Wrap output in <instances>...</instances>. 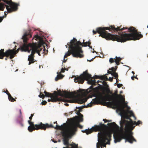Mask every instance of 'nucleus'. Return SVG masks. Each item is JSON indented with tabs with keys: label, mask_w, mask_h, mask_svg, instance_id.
<instances>
[{
	"label": "nucleus",
	"mask_w": 148,
	"mask_h": 148,
	"mask_svg": "<svg viewBox=\"0 0 148 148\" xmlns=\"http://www.w3.org/2000/svg\"><path fill=\"white\" fill-rule=\"evenodd\" d=\"M96 30H93V34L97 33L99 34V36L107 40L121 42L129 40H138L143 37L140 32L132 27L122 28L121 26L116 28L114 25H111L109 27H98Z\"/></svg>",
	"instance_id": "f257e3e1"
},
{
	"label": "nucleus",
	"mask_w": 148,
	"mask_h": 148,
	"mask_svg": "<svg viewBox=\"0 0 148 148\" xmlns=\"http://www.w3.org/2000/svg\"><path fill=\"white\" fill-rule=\"evenodd\" d=\"M108 125L116 130L119 131L120 133V134H114L115 143L120 142L123 139L125 140V142L127 141L131 144H132L133 141H136L133 136V133L132 132L135 126H132V124L128 121L125 119L121 120L120 121V127L114 122L108 123Z\"/></svg>",
	"instance_id": "f03ea898"
},
{
	"label": "nucleus",
	"mask_w": 148,
	"mask_h": 148,
	"mask_svg": "<svg viewBox=\"0 0 148 148\" xmlns=\"http://www.w3.org/2000/svg\"><path fill=\"white\" fill-rule=\"evenodd\" d=\"M106 127V125L104 124H102V123H100L98 125H95L90 129L82 130V132L83 133H86V134H88L94 131H99L100 132L98 133V138L100 140L101 143H105L107 140V142L106 143L110 145L112 136L110 132L105 131V129Z\"/></svg>",
	"instance_id": "7ed1b4c3"
},
{
	"label": "nucleus",
	"mask_w": 148,
	"mask_h": 148,
	"mask_svg": "<svg viewBox=\"0 0 148 148\" xmlns=\"http://www.w3.org/2000/svg\"><path fill=\"white\" fill-rule=\"evenodd\" d=\"M54 96L57 99L58 101H63L69 102H74L82 104L87 101V99L83 98L79 96H75L70 92H62L60 90L54 92L53 93Z\"/></svg>",
	"instance_id": "20e7f679"
},
{
	"label": "nucleus",
	"mask_w": 148,
	"mask_h": 148,
	"mask_svg": "<svg viewBox=\"0 0 148 148\" xmlns=\"http://www.w3.org/2000/svg\"><path fill=\"white\" fill-rule=\"evenodd\" d=\"M98 89V88H97ZM103 94L99 91L98 89L97 91V99H94L92 100L94 103H97L98 101H101L103 102L106 101H109L108 102H115L117 103L120 106H123L121 104V103L120 100L118 99L120 98L122 99V101L124 103H125V99L124 98L123 99L122 96L121 95H119L118 94V91L116 90L115 91L114 93L110 95L109 94H107L105 96L103 95Z\"/></svg>",
	"instance_id": "39448f33"
},
{
	"label": "nucleus",
	"mask_w": 148,
	"mask_h": 148,
	"mask_svg": "<svg viewBox=\"0 0 148 148\" xmlns=\"http://www.w3.org/2000/svg\"><path fill=\"white\" fill-rule=\"evenodd\" d=\"M82 45L81 42L79 41H77V40L73 38L70 41V45L69 48L70 50L66 52L64 56V58H66L71 54L74 57L81 58L84 57L83 51L79 45Z\"/></svg>",
	"instance_id": "423d86ee"
},
{
	"label": "nucleus",
	"mask_w": 148,
	"mask_h": 148,
	"mask_svg": "<svg viewBox=\"0 0 148 148\" xmlns=\"http://www.w3.org/2000/svg\"><path fill=\"white\" fill-rule=\"evenodd\" d=\"M31 37L32 35L30 34L29 32L25 33L22 38L24 43L21 47V51H27L28 53H29L31 50H32L31 53L30 55L34 57V55L36 52L38 53L39 56H40L38 49L35 47L31 43L27 44V40H28V38H31Z\"/></svg>",
	"instance_id": "0eeeda50"
},
{
	"label": "nucleus",
	"mask_w": 148,
	"mask_h": 148,
	"mask_svg": "<svg viewBox=\"0 0 148 148\" xmlns=\"http://www.w3.org/2000/svg\"><path fill=\"white\" fill-rule=\"evenodd\" d=\"M19 6V3H15L11 0H0V10H3L6 7L9 13L17 11Z\"/></svg>",
	"instance_id": "6e6552de"
},
{
	"label": "nucleus",
	"mask_w": 148,
	"mask_h": 148,
	"mask_svg": "<svg viewBox=\"0 0 148 148\" xmlns=\"http://www.w3.org/2000/svg\"><path fill=\"white\" fill-rule=\"evenodd\" d=\"M106 106H109L110 107L113 108H116V111L120 112V114L122 116H123L125 119L130 120L129 121L132 123V126L134 125L133 122L132 120L130 118L131 116L128 115L127 113L124 110L125 106H120L118 103L115 102H105Z\"/></svg>",
	"instance_id": "1a4fd4ad"
},
{
	"label": "nucleus",
	"mask_w": 148,
	"mask_h": 148,
	"mask_svg": "<svg viewBox=\"0 0 148 148\" xmlns=\"http://www.w3.org/2000/svg\"><path fill=\"white\" fill-rule=\"evenodd\" d=\"M88 81V83L90 84L95 85L96 82L95 79L91 77V75L88 73L87 70L83 72L79 76H76L75 78L74 81L75 82L82 84L84 80Z\"/></svg>",
	"instance_id": "9d476101"
},
{
	"label": "nucleus",
	"mask_w": 148,
	"mask_h": 148,
	"mask_svg": "<svg viewBox=\"0 0 148 148\" xmlns=\"http://www.w3.org/2000/svg\"><path fill=\"white\" fill-rule=\"evenodd\" d=\"M76 131L77 126L75 125L72 124L71 125L67 130L62 132V136L64 138L63 141L65 145H69L68 138L71 135L74 134V133Z\"/></svg>",
	"instance_id": "9b49d317"
},
{
	"label": "nucleus",
	"mask_w": 148,
	"mask_h": 148,
	"mask_svg": "<svg viewBox=\"0 0 148 148\" xmlns=\"http://www.w3.org/2000/svg\"><path fill=\"white\" fill-rule=\"evenodd\" d=\"M20 48H19L16 50V49H8L6 50L5 52H4V49H1L0 50V59H3L4 57H10V58L12 59L16 56V54L18 53L20 49L21 51Z\"/></svg>",
	"instance_id": "f8f14e48"
},
{
	"label": "nucleus",
	"mask_w": 148,
	"mask_h": 148,
	"mask_svg": "<svg viewBox=\"0 0 148 148\" xmlns=\"http://www.w3.org/2000/svg\"><path fill=\"white\" fill-rule=\"evenodd\" d=\"M35 127L34 126H29L28 128V130L30 132H32L33 130H38L39 129L43 130H45L46 127H52V125H49V124L48 123L44 124L41 122L39 124L35 125Z\"/></svg>",
	"instance_id": "ddd939ff"
},
{
	"label": "nucleus",
	"mask_w": 148,
	"mask_h": 148,
	"mask_svg": "<svg viewBox=\"0 0 148 148\" xmlns=\"http://www.w3.org/2000/svg\"><path fill=\"white\" fill-rule=\"evenodd\" d=\"M56 124V126L55 127H54L53 125L52 124H50L49 125H52V127H46L47 128H54L55 129H57V130H63V131H64L65 130H67L69 127L71 125H70L69 126V127L66 128V123H64L63 124V126L62 125H61V126H60L57 125V122L55 123Z\"/></svg>",
	"instance_id": "4468645a"
},
{
	"label": "nucleus",
	"mask_w": 148,
	"mask_h": 148,
	"mask_svg": "<svg viewBox=\"0 0 148 148\" xmlns=\"http://www.w3.org/2000/svg\"><path fill=\"white\" fill-rule=\"evenodd\" d=\"M106 85L107 86V87H105L103 86H102L101 85H100L101 86L100 89L102 90V92L101 93L103 94V95H105V93L104 91V90H105L106 91L107 93L108 94L109 93L111 95L112 94V92L111 91L109 88L108 87V86L107 85Z\"/></svg>",
	"instance_id": "2eb2a0df"
},
{
	"label": "nucleus",
	"mask_w": 148,
	"mask_h": 148,
	"mask_svg": "<svg viewBox=\"0 0 148 148\" xmlns=\"http://www.w3.org/2000/svg\"><path fill=\"white\" fill-rule=\"evenodd\" d=\"M36 48L38 49L40 54V52H42V53H44L45 54H47V50H46L45 47L43 45H39L38 47H36Z\"/></svg>",
	"instance_id": "dca6fc26"
},
{
	"label": "nucleus",
	"mask_w": 148,
	"mask_h": 148,
	"mask_svg": "<svg viewBox=\"0 0 148 148\" xmlns=\"http://www.w3.org/2000/svg\"><path fill=\"white\" fill-rule=\"evenodd\" d=\"M66 70V69H64L63 68H62L61 71L60 73V74H58L57 76L55 78V80L56 81H58L59 79H62L64 77V76L61 74V73H64L65 71V70Z\"/></svg>",
	"instance_id": "f3484780"
},
{
	"label": "nucleus",
	"mask_w": 148,
	"mask_h": 148,
	"mask_svg": "<svg viewBox=\"0 0 148 148\" xmlns=\"http://www.w3.org/2000/svg\"><path fill=\"white\" fill-rule=\"evenodd\" d=\"M82 110H77L76 111V114L79 116L78 120L79 122H82L83 120V116L80 113V112H82Z\"/></svg>",
	"instance_id": "a211bd4d"
},
{
	"label": "nucleus",
	"mask_w": 148,
	"mask_h": 148,
	"mask_svg": "<svg viewBox=\"0 0 148 148\" xmlns=\"http://www.w3.org/2000/svg\"><path fill=\"white\" fill-rule=\"evenodd\" d=\"M28 56V60L29 61L28 64L30 65L31 64L34 63L35 62L34 59V57L30 55H29Z\"/></svg>",
	"instance_id": "6ab92c4d"
},
{
	"label": "nucleus",
	"mask_w": 148,
	"mask_h": 148,
	"mask_svg": "<svg viewBox=\"0 0 148 148\" xmlns=\"http://www.w3.org/2000/svg\"><path fill=\"white\" fill-rule=\"evenodd\" d=\"M99 82H101L102 84H106V85H107V84L106 83V82L105 81H100L99 80H98L97 81V83L98 84V85H99V87H97V88H98V89H98L99 90L100 89V87H101V86H100V85H101L99 84ZM96 88H97V87L95 88V89L96 90V93H95L96 96L97 97V90L98 89Z\"/></svg>",
	"instance_id": "aec40b11"
},
{
	"label": "nucleus",
	"mask_w": 148,
	"mask_h": 148,
	"mask_svg": "<svg viewBox=\"0 0 148 148\" xmlns=\"http://www.w3.org/2000/svg\"><path fill=\"white\" fill-rule=\"evenodd\" d=\"M50 97L51 98V99H48V101L49 102L51 101L53 102H55L58 101L57 100V99L55 96H53Z\"/></svg>",
	"instance_id": "412c9836"
},
{
	"label": "nucleus",
	"mask_w": 148,
	"mask_h": 148,
	"mask_svg": "<svg viewBox=\"0 0 148 148\" xmlns=\"http://www.w3.org/2000/svg\"><path fill=\"white\" fill-rule=\"evenodd\" d=\"M108 73L110 74H111V75L114 77L116 79H118V75L117 73L115 72H108Z\"/></svg>",
	"instance_id": "4be33fe9"
},
{
	"label": "nucleus",
	"mask_w": 148,
	"mask_h": 148,
	"mask_svg": "<svg viewBox=\"0 0 148 148\" xmlns=\"http://www.w3.org/2000/svg\"><path fill=\"white\" fill-rule=\"evenodd\" d=\"M83 42H84V43H83L84 45H79L80 47H81L82 48V47L83 46L84 47H86L87 46H89V45H90L91 44V42L90 41L84 42V40H83Z\"/></svg>",
	"instance_id": "5701e85b"
},
{
	"label": "nucleus",
	"mask_w": 148,
	"mask_h": 148,
	"mask_svg": "<svg viewBox=\"0 0 148 148\" xmlns=\"http://www.w3.org/2000/svg\"><path fill=\"white\" fill-rule=\"evenodd\" d=\"M44 93L45 94V96L46 97H51V96H54L53 93H51L49 92H48L46 91H44Z\"/></svg>",
	"instance_id": "b1692460"
},
{
	"label": "nucleus",
	"mask_w": 148,
	"mask_h": 148,
	"mask_svg": "<svg viewBox=\"0 0 148 148\" xmlns=\"http://www.w3.org/2000/svg\"><path fill=\"white\" fill-rule=\"evenodd\" d=\"M9 96H8V99L9 101L12 102H14L16 101L15 99H14L11 95L10 94H9Z\"/></svg>",
	"instance_id": "393cba45"
},
{
	"label": "nucleus",
	"mask_w": 148,
	"mask_h": 148,
	"mask_svg": "<svg viewBox=\"0 0 148 148\" xmlns=\"http://www.w3.org/2000/svg\"><path fill=\"white\" fill-rule=\"evenodd\" d=\"M107 74H106L107 75ZM101 80H103V81L107 80H108V79L107 78V76H106V74L104 75H101Z\"/></svg>",
	"instance_id": "a878e982"
},
{
	"label": "nucleus",
	"mask_w": 148,
	"mask_h": 148,
	"mask_svg": "<svg viewBox=\"0 0 148 148\" xmlns=\"http://www.w3.org/2000/svg\"><path fill=\"white\" fill-rule=\"evenodd\" d=\"M104 143H102L101 142L100 143L98 142L97 144V148H103L102 147V144Z\"/></svg>",
	"instance_id": "bb28decb"
},
{
	"label": "nucleus",
	"mask_w": 148,
	"mask_h": 148,
	"mask_svg": "<svg viewBox=\"0 0 148 148\" xmlns=\"http://www.w3.org/2000/svg\"><path fill=\"white\" fill-rule=\"evenodd\" d=\"M134 125H139V124H142V122L141 121L139 120L137 122L136 121H134Z\"/></svg>",
	"instance_id": "cd10ccee"
},
{
	"label": "nucleus",
	"mask_w": 148,
	"mask_h": 148,
	"mask_svg": "<svg viewBox=\"0 0 148 148\" xmlns=\"http://www.w3.org/2000/svg\"><path fill=\"white\" fill-rule=\"evenodd\" d=\"M128 113L130 114V115L129 116H133L134 117H135V116L134 114V113L132 111H128Z\"/></svg>",
	"instance_id": "c85d7f7f"
},
{
	"label": "nucleus",
	"mask_w": 148,
	"mask_h": 148,
	"mask_svg": "<svg viewBox=\"0 0 148 148\" xmlns=\"http://www.w3.org/2000/svg\"><path fill=\"white\" fill-rule=\"evenodd\" d=\"M116 69H115L114 68V67H112L111 69H109L110 71H108V72H115L116 71Z\"/></svg>",
	"instance_id": "c756f323"
},
{
	"label": "nucleus",
	"mask_w": 148,
	"mask_h": 148,
	"mask_svg": "<svg viewBox=\"0 0 148 148\" xmlns=\"http://www.w3.org/2000/svg\"><path fill=\"white\" fill-rule=\"evenodd\" d=\"M70 145L71 146L72 148H78V145H77L74 143L73 144H70Z\"/></svg>",
	"instance_id": "7c9ffc66"
},
{
	"label": "nucleus",
	"mask_w": 148,
	"mask_h": 148,
	"mask_svg": "<svg viewBox=\"0 0 148 148\" xmlns=\"http://www.w3.org/2000/svg\"><path fill=\"white\" fill-rule=\"evenodd\" d=\"M116 59L114 60L115 61L119 62L121 59L120 57H118L116 56L115 57Z\"/></svg>",
	"instance_id": "2f4dec72"
},
{
	"label": "nucleus",
	"mask_w": 148,
	"mask_h": 148,
	"mask_svg": "<svg viewBox=\"0 0 148 148\" xmlns=\"http://www.w3.org/2000/svg\"><path fill=\"white\" fill-rule=\"evenodd\" d=\"M19 112H20V115L19 116L18 118L20 119H22L23 118V116L22 115V113L21 112V110L20 109L19 110Z\"/></svg>",
	"instance_id": "473e14b6"
},
{
	"label": "nucleus",
	"mask_w": 148,
	"mask_h": 148,
	"mask_svg": "<svg viewBox=\"0 0 148 148\" xmlns=\"http://www.w3.org/2000/svg\"><path fill=\"white\" fill-rule=\"evenodd\" d=\"M28 122L29 124L30 125V126H34L35 127V125H34V124L33 122L31 121L30 120H28Z\"/></svg>",
	"instance_id": "72a5a7b5"
},
{
	"label": "nucleus",
	"mask_w": 148,
	"mask_h": 148,
	"mask_svg": "<svg viewBox=\"0 0 148 148\" xmlns=\"http://www.w3.org/2000/svg\"><path fill=\"white\" fill-rule=\"evenodd\" d=\"M6 12H4L5 15V16H3L0 17V23L3 20V19L4 17H5L6 16L7 14H6Z\"/></svg>",
	"instance_id": "f704fd0d"
},
{
	"label": "nucleus",
	"mask_w": 148,
	"mask_h": 148,
	"mask_svg": "<svg viewBox=\"0 0 148 148\" xmlns=\"http://www.w3.org/2000/svg\"><path fill=\"white\" fill-rule=\"evenodd\" d=\"M38 96L40 98H42V99H43L44 98L45 96L42 92H40V94Z\"/></svg>",
	"instance_id": "c9c22d12"
},
{
	"label": "nucleus",
	"mask_w": 148,
	"mask_h": 148,
	"mask_svg": "<svg viewBox=\"0 0 148 148\" xmlns=\"http://www.w3.org/2000/svg\"><path fill=\"white\" fill-rule=\"evenodd\" d=\"M21 119V121H19V123L21 127H23L24 125H23V119Z\"/></svg>",
	"instance_id": "e433bc0d"
},
{
	"label": "nucleus",
	"mask_w": 148,
	"mask_h": 148,
	"mask_svg": "<svg viewBox=\"0 0 148 148\" xmlns=\"http://www.w3.org/2000/svg\"><path fill=\"white\" fill-rule=\"evenodd\" d=\"M101 76H99L97 75H95L94 78L95 79H101Z\"/></svg>",
	"instance_id": "4c0bfd02"
},
{
	"label": "nucleus",
	"mask_w": 148,
	"mask_h": 148,
	"mask_svg": "<svg viewBox=\"0 0 148 148\" xmlns=\"http://www.w3.org/2000/svg\"><path fill=\"white\" fill-rule=\"evenodd\" d=\"M109 62L111 63H112L115 62L114 60V59L112 58H110L109 59Z\"/></svg>",
	"instance_id": "58836bf2"
},
{
	"label": "nucleus",
	"mask_w": 148,
	"mask_h": 148,
	"mask_svg": "<svg viewBox=\"0 0 148 148\" xmlns=\"http://www.w3.org/2000/svg\"><path fill=\"white\" fill-rule=\"evenodd\" d=\"M93 103H92V102H91V103H90L88 104L86 106L87 107H91L92 106V104H93Z\"/></svg>",
	"instance_id": "ea45409f"
},
{
	"label": "nucleus",
	"mask_w": 148,
	"mask_h": 148,
	"mask_svg": "<svg viewBox=\"0 0 148 148\" xmlns=\"http://www.w3.org/2000/svg\"><path fill=\"white\" fill-rule=\"evenodd\" d=\"M47 103V102L45 101H43L42 102L41 104L42 105H45Z\"/></svg>",
	"instance_id": "a19ab883"
},
{
	"label": "nucleus",
	"mask_w": 148,
	"mask_h": 148,
	"mask_svg": "<svg viewBox=\"0 0 148 148\" xmlns=\"http://www.w3.org/2000/svg\"><path fill=\"white\" fill-rule=\"evenodd\" d=\"M123 86V85L122 84H118L117 85V86L118 88H120L121 87Z\"/></svg>",
	"instance_id": "79ce46f5"
},
{
	"label": "nucleus",
	"mask_w": 148,
	"mask_h": 148,
	"mask_svg": "<svg viewBox=\"0 0 148 148\" xmlns=\"http://www.w3.org/2000/svg\"><path fill=\"white\" fill-rule=\"evenodd\" d=\"M3 92H5V93H6V94L8 95V96H9V94H10L8 91L7 90H6L5 91H3Z\"/></svg>",
	"instance_id": "37998d69"
},
{
	"label": "nucleus",
	"mask_w": 148,
	"mask_h": 148,
	"mask_svg": "<svg viewBox=\"0 0 148 148\" xmlns=\"http://www.w3.org/2000/svg\"><path fill=\"white\" fill-rule=\"evenodd\" d=\"M77 126L81 129L83 127L82 126L79 124H77Z\"/></svg>",
	"instance_id": "c03bdc74"
},
{
	"label": "nucleus",
	"mask_w": 148,
	"mask_h": 148,
	"mask_svg": "<svg viewBox=\"0 0 148 148\" xmlns=\"http://www.w3.org/2000/svg\"><path fill=\"white\" fill-rule=\"evenodd\" d=\"M77 109L78 108L79 110H82V109L83 108V107H76Z\"/></svg>",
	"instance_id": "a18cd8bd"
},
{
	"label": "nucleus",
	"mask_w": 148,
	"mask_h": 148,
	"mask_svg": "<svg viewBox=\"0 0 148 148\" xmlns=\"http://www.w3.org/2000/svg\"><path fill=\"white\" fill-rule=\"evenodd\" d=\"M103 121H104V123H106L107 122H110L111 121H109L108 120H107L106 119H103Z\"/></svg>",
	"instance_id": "49530a36"
},
{
	"label": "nucleus",
	"mask_w": 148,
	"mask_h": 148,
	"mask_svg": "<svg viewBox=\"0 0 148 148\" xmlns=\"http://www.w3.org/2000/svg\"><path fill=\"white\" fill-rule=\"evenodd\" d=\"M135 78L138 79L136 77V76L135 77L134 76L131 77V79L133 80H134V78Z\"/></svg>",
	"instance_id": "de8ad7c7"
},
{
	"label": "nucleus",
	"mask_w": 148,
	"mask_h": 148,
	"mask_svg": "<svg viewBox=\"0 0 148 148\" xmlns=\"http://www.w3.org/2000/svg\"><path fill=\"white\" fill-rule=\"evenodd\" d=\"M113 77H110L109 79V80L111 82H112L113 81Z\"/></svg>",
	"instance_id": "09e8293b"
},
{
	"label": "nucleus",
	"mask_w": 148,
	"mask_h": 148,
	"mask_svg": "<svg viewBox=\"0 0 148 148\" xmlns=\"http://www.w3.org/2000/svg\"><path fill=\"white\" fill-rule=\"evenodd\" d=\"M39 37V36L38 35H35V36H34V38H36V39H38Z\"/></svg>",
	"instance_id": "8fccbe9b"
},
{
	"label": "nucleus",
	"mask_w": 148,
	"mask_h": 148,
	"mask_svg": "<svg viewBox=\"0 0 148 148\" xmlns=\"http://www.w3.org/2000/svg\"><path fill=\"white\" fill-rule=\"evenodd\" d=\"M117 65H119V62L115 61Z\"/></svg>",
	"instance_id": "3c124183"
},
{
	"label": "nucleus",
	"mask_w": 148,
	"mask_h": 148,
	"mask_svg": "<svg viewBox=\"0 0 148 148\" xmlns=\"http://www.w3.org/2000/svg\"><path fill=\"white\" fill-rule=\"evenodd\" d=\"M70 45V43H68L67 45H66V48H68V46H67V45H68L69 46V45Z\"/></svg>",
	"instance_id": "603ef678"
},
{
	"label": "nucleus",
	"mask_w": 148,
	"mask_h": 148,
	"mask_svg": "<svg viewBox=\"0 0 148 148\" xmlns=\"http://www.w3.org/2000/svg\"><path fill=\"white\" fill-rule=\"evenodd\" d=\"M125 107H127L128 109L129 110L130 109V108L128 107L127 104L125 105Z\"/></svg>",
	"instance_id": "864d4df0"
},
{
	"label": "nucleus",
	"mask_w": 148,
	"mask_h": 148,
	"mask_svg": "<svg viewBox=\"0 0 148 148\" xmlns=\"http://www.w3.org/2000/svg\"><path fill=\"white\" fill-rule=\"evenodd\" d=\"M67 60V59L65 60V58H64V61H63V62L65 63L66 61Z\"/></svg>",
	"instance_id": "5fc2aeb1"
},
{
	"label": "nucleus",
	"mask_w": 148,
	"mask_h": 148,
	"mask_svg": "<svg viewBox=\"0 0 148 148\" xmlns=\"http://www.w3.org/2000/svg\"><path fill=\"white\" fill-rule=\"evenodd\" d=\"M52 141L53 142H54L55 143H56L57 141H55L54 139H52Z\"/></svg>",
	"instance_id": "6e6d98bb"
},
{
	"label": "nucleus",
	"mask_w": 148,
	"mask_h": 148,
	"mask_svg": "<svg viewBox=\"0 0 148 148\" xmlns=\"http://www.w3.org/2000/svg\"><path fill=\"white\" fill-rule=\"evenodd\" d=\"M6 57V58H5V60H7L8 58L9 57L10 58V57Z\"/></svg>",
	"instance_id": "4d7b16f0"
},
{
	"label": "nucleus",
	"mask_w": 148,
	"mask_h": 148,
	"mask_svg": "<svg viewBox=\"0 0 148 148\" xmlns=\"http://www.w3.org/2000/svg\"><path fill=\"white\" fill-rule=\"evenodd\" d=\"M79 93L81 94H82V93H83L82 91V90L81 89H79Z\"/></svg>",
	"instance_id": "13d9d810"
},
{
	"label": "nucleus",
	"mask_w": 148,
	"mask_h": 148,
	"mask_svg": "<svg viewBox=\"0 0 148 148\" xmlns=\"http://www.w3.org/2000/svg\"><path fill=\"white\" fill-rule=\"evenodd\" d=\"M32 118V117H31V116L29 117V119L30 120V121H31Z\"/></svg>",
	"instance_id": "bf43d9fd"
},
{
	"label": "nucleus",
	"mask_w": 148,
	"mask_h": 148,
	"mask_svg": "<svg viewBox=\"0 0 148 148\" xmlns=\"http://www.w3.org/2000/svg\"><path fill=\"white\" fill-rule=\"evenodd\" d=\"M34 114H31V116L32 117H33V116Z\"/></svg>",
	"instance_id": "052dcab7"
},
{
	"label": "nucleus",
	"mask_w": 148,
	"mask_h": 148,
	"mask_svg": "<svg viewBox=\"0 0 148 148\" xmlns=\"http://www.w3.org/2000/svg\"><path fill=\"white\" fill-rule=\"evenodd\" d=\"M88 47H89L90 48H92V47L90 46V45H89V46H88Z\"/></svg>",
	"instance_id": "680f3d73"
},
{
	"label": "nucleus",
	"mask_w": 148,
	"mask_h": 148,
	"mask_svg": "<svg viewBox=\"0 0 148 148\" xmlns=\"http://www.w3.org/2000/svg\"><path fill=\"white\" fill-rule=\"evenodd\" d=\"M63 148H69L68 147H64Z\"/></svg>",
	"instance_id": "e2e57ef3"
},
{
	"label": "nucleus",
	"mask_w": 148,
	"mask_h": 148,
	"mask_svg": "<svg viewBox=\"0 0 148 148\" xmlns=\"http://www.w3.org/2000/svg\"><path fill=\"white\" fill-rule=\"evenodd\" d=\"M66 106H68L69 105H68V104H67V103H66Z\"/></svg>",
	"instance_id": "0e129e2a"
},
{
	"label": "nucleus",
	"mask_w": 148,
	"mask_h": 148,
	"mask_svg": "<svg viewBox=\"0 0 148 148\" xmlns=\"http://www.w3.org/2000/svg\"><path fill=\"white\" fill-rule=\"evenodd\" d=\"M132 73H133V74H134V71H132Z\"/></svg>",
	"instance_id": "69168bd1"
},
{
	"label": "nucleus",
	"mask_w": 148,
	"mask_h": 148,
	"mask_svg": "<svg viewBox=\"0 0 148 148\" xmlns=\"http://www.w3.org/2000/svg\"><path fill=\"white\" fill-rule=\"evenodd\" d=\"M122 92V91H121L120 92V93H121Z\"/></svg>",
	"instance_id": "338daca9"
},
{
	"label": "nucleus",
	"mask_w": 148,
	"mask_h": 148,
	"mask_svg": "<svg viewBox=\"0 0 148 148\" xmlns=\"http://www.w3.org/2000/svg\"><path fill=\"white\" fill-rule=\"evenodd\" d=\"M65 69H66V70L67 71H68V69H66V68Z\"/></svg>",
	"instance_id": "774afa93"
}]
</instances>
